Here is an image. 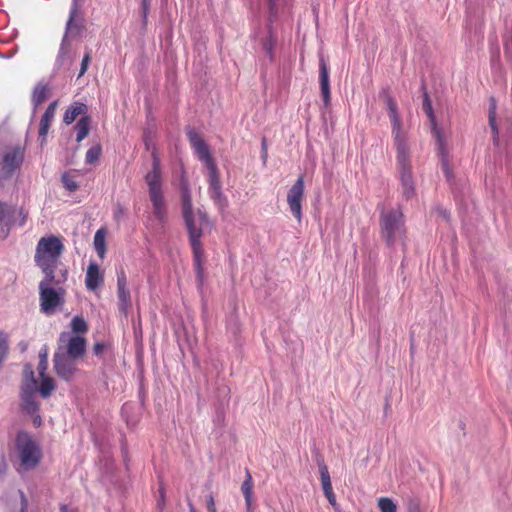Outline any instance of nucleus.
<instances>
[{"label":"nucleus","mask_w":512,"mask_h":512,"mask_svg":"<svg viewBox=\"0 0 512 512\" xmlns=\"http://www.w3.org/2000/svg\"><path fill=\"white\" fill-rule=\"evenodd\" d=\"M87 105L81 102H73L65 111L63 121L67 125L72 124L80 116H87Z\"/></svg>","instance_id":"obj_17"},{"label":"nucleus","mask_w":512,"mask_h":512,"mask_svg":"<svg viewBox=\"0 0 512 512\" xmlns=\"http://www.w3.org/2000/svg\"><path fill=\"white\" fill-rule=\"evenodd\" d=\"M434 135H435V137L437 139V143H438V146H439V152L441 154L442 170H443L446 178L449 179L451 177V175H452V171H451V168H450L447 152L445 150L443 137L441 135L440 130L436 129V128H434Z\"/></svg>","instance_id":"obj_18"},{"label":"nucleus","mask_w":512,"mask_h":512,"mask_svg":"<svg viewBox=\"0 0 512 512\" xmlns=\"http://www.w3.org/2000/svg\"><path fill=\"white\" fill-rule=\"evenodd\" d=\"M63 251L64 244L60 237L49 235L40 238L36 245L34 260L44 275L55 274Z\"/></svg>","instance_id":"obj_5"},{"label":"nucleus","mask_w":512,"mask_h":512,"mask_svg":"<svg viewBox=\"0 0 512 512\" xmlns=\"http://www.w3.org/2000/svg\"><path fill=\"white\" fill-rule=\"evenodd\" d=\"M160 494H161V499L163 501L164 500V491L162 489L160 490Z\"/></svg>","instance_id":"obj_51"},{"label":"nucleus","mask_w":512,"mask_h":512,"mask_svg":"<svg viewBox=\"0 0 512 512\" xmlns=\"http://www.w3.org/2000/svg\"><path fill=\"white\" fill-rule=\"evenodd\" d=\"M48 369V348L43 346L39 351L38 373L43 375Z\"/></svg>","instance_id":"obj_28"},{"label":"nucleus","mask_w":512,"mask_h":512,"mask_svg":"<svg viewBox=\"0 0 512 512\" xmlns=\"http://www.w3.org/2000/svg\"><path fill=\"white\" fill-rule=\"evenodd\" d=\"M320 477L324 495L333 492L330 474L325 464L320 466Z\"/></svg>","instance_id":"obj_26"},{"label":"nucleus","mask_w":512,"mask_h":512,"mask_svg":"<svg viewBox=\"0 0 512 512\" xmlns=\"http://www.w3.org/2000/svg\"><path fill=\"white\" fill-rule=\"evenodd\" d=\"M61 512H78L77 509L70 508L68 505L62 504L60 505Z\"/></svg>","instance_id":"obj_45"},{"label":"nucleus","mask_w":512,"mask_h":512,"mask_svg":"<svg viewBox=\"0 0 512 512\" xmlns=\"http://www.w3.org/2000/svg\"><path fill=\"white\" fill-rule=\"evenodd\" d=\"M13 211L6 204L0 202V222L4 221L7 215L11 214Z\"/></svg>","instance_id":"obj_37"},{"label":"nucleus","mask_w":512,"mask_h":512,"mask_svg":"<svg viewBox=\"0 0 512 512\" xmlns=\"http://www.w3.org/2000/svg\"><path fill=\"white\" fill-rule=\"evenodd\" d=\"M15 449L20 460L18 471L32 470L40 463L41 448L27 432L21 431L17 434Z\"/></svg>","instance_id":"obj_8"},{"label":"nucleus","mask_w":512,"mask_h":512,"mask_svg":"<svg viewBox=\"0 0 512 512\" xmlns=\"http://www.w3.org/2000/svg\"><path fill=\"white\" fill-rule=\"evenodd\" d=\"M144 144H145V148L146 150H151V152L153 151V149L155 147H152V143H151V140L148 138V136H145L144 137Z\"/></svg>","instance_id":"obj_44"},{"label":"nucleus","mask_w":512,"mask_h":512,"mask_svg":"<svg viewBox=\"0 0 512 512\" xmlns=\"http://www.w3.org/2000/svg\"><path fill=\"white\" fill-rule=\"evenodd\" d=\"M102 153V149L100 145H95L89 148L85 155V161L87 164H95Z\"/></svg>","instance_id":"obj_29"},{"label":"nucleus","mask_w":512,"mask_h":512,"mask_svg":"<svg viewBox=\"0 0 512 512\" xmlns=\"http://www.w3.org/2000/svg\"><path fill=\"white\" fill-rule=\"evenodd\" d=\"M181 203L183 217L194 214L192 207V196L187 184L181 187Z\"/></svg>","instance_id":"obj_20"},{"label":"nucleus","mask_w":512,"mask_h":512,"mask_svg":"<svg viewBox=\"0 0 512 512\" xmlns=\"http://www.w3.org/2000/svg\"><path fill=\"white\" fill-rule=\"evenodd\" d=\"M388 115L391 122V134L396 150V166L402 186V194L409 200L415 195V185L412 172L411 152L408 132L404 129L398 112L397 103L387 92H384Z\"/></svg>","instance_id":"obj_1"},{"label":"nucleus","mask_w":512,"mask_h":512,"mask_svg":"<svg viewBox=\"0 0 512 512\" xmlns=\"http://www.w3.org/2000/svg\"><path fill=\"white\" fill-rule=\"evenodd\" d=\"M94 247L101 259H104L106 254V231L104 228H100L94 235Z\"/></svg>","instance_id":"obj_22"},{"label":"nucleus","mask_w":512,"mask_h":512,"mask_svg":"<svg viewBox=\"0 0 512 512\" xmlns=\"http://www.w3.org/2000/svg\"><path fill=\"white\" fill-rule=\"evenodd\" d=\"M142 4H143L144 14H146L147 9H148V0H142Z\"/></svg>","instance_id":"obj_46"},{"label":"nucleus","mask_w":512,"mask_h":512,"mask_svg":"<svg viewBox=\"0 0 512 512\" xmlns=\"http://www.w3.org/2000/svg\"><path fill=\"white\" fill-rule=\"evenodd\" d=\"M209 512H217V509L216 508L211 509V510H209Z\"/></svg>","instance_id":"obj_52"},{"label":"nucleus","mask_w":512,"mask_h":512,"mask_svg":"<svg viewBox=\"0 0 512 512\" xmlns=\"http://www.w3.org/2000/svg\"><path fill=\"white\" fill-rule=\"evenodd\" d=\"M278 1L279 0H269L271 9H274L276 7Z\"/></svg>","instance_id":"obj_47"},{"label":"nucleus","mask_w":512,"mask_h":512,"mask_svg":"<svg viewBox=\"0 0 512 512\" xmlns=\"http://www.w3.org/2000/svg\"><path fill=\"white\" fill-rule=\"evenodd\" d=\"M304 197V176L300 175L287 194L290 211L299 222L302 219V201Z\"/></svg>","instance_id":"obj_12"},{"label":"nucleus","mask_w":512,"mask_h":512,"mask_svg":"<svg viewBox=\"0 0 512 512\" xmlns=\"http://www.w3.org/2000/svg\"><path fill=\"white\" fill-rule=\"evenodd\" d=\"M145 182L148 186L154 215L158 220L164 221L166 218V206L162 191L161 162L156 148L152 151V167L145 175Z\"/></svg>","instance_id":"obj_6"},{"label":"nucleus","mask_w":512,"mask_h":512,"mask_svg":"<svg viewBox=\"0 0 512 512\" xmlns=\"http://www.w3.org/2000/svg\"><path fill=\"white\" fill-rule=\"evenodd\" d=\"M87 340L82 335L63 332L59 336L58 350L72 358L80 359L86 353Z\"/></svg>","instance_id":"obj_11"},{"label":"nucleus","mask_w":512,"mask_h":512,"mask_svg":"<svg viewBox=\"0 0 512 512\" xmlns=\"http://www.w3.org/2000/svg\"><path fill=\"white\" fill-rule=\"evenodd\" d=\"M74 14H75V11H73L70 15V18H69V21H68V25L73 21L74 19Z\"/></svg>","instance_id":"obj_49"},{"label":"nucleus","mask_w":512,"mask_h":512,"mask_svg":"<svg viewBox=\"0 0 512 512\" xmlns=\"http://www.w3.org/2000/svg\"><path fill=\"white\" fill-rule=\"evenodd\" d=\"M20 497H21V504H22L21 512H25V510L27 509V505H28L27 498L22 491H20Z\"/></svg>","instance_id":"obj_43"},{"label":"nucleus","mask_w":512,"mask_h":512,"mask_svg":"<svg viewBox=\"0 0 512 512\" xmlns=\"http://www.w3.org/2000/svg\"><path fill=\"white\" fill-rule=\"evenodd\" d=\"M24 382L21 387V401L23 410L35 415L39 411V403L35 400L36 379L31 364H25L23 368Z\"/></svg>","instance_id":"obj_10"},{"label":"nucleus","mask_w":512,"mask_h":512,"mask_svg":"<svg viewBox=\"0 0 512 512\" xmlns=\"http://www.w3.org/2000/svg\"><path fill=\"white\" fill-rule=\"evenodd\" d=\"M325 497L327 498L328 502H329L333 507H336V506H337L336 496H335L334 492H331V493L326 494V495H325Z\"/></svg>","instance_id":"obj_42"},{"label":"nucleus","mask_w":512,"mask_h":512,"mask_svg":"<svg viewBox=\"0 0 512 512\" xmlns=\"http://www.w3.org/2000/svg\"><path fill=\"white\" fill-rule=\"evenodd\" d=\"M67 279V270L61 271V275H44L39 283L40 309L46 315L53 314L64 302L65 290L61 287Z\"/></svg>","instance_id":"obj_4"},{"label":"nucleus","mask_w":512,"mask_h":512,"mask_svg":"<svg viewBox=\"0 0 512 512\" xmlns=\"http://www.w3.org/2000/svg\"><path fill=\"white\" fill-rule=\"evenodd\" d=\"M188 231L189 242L192 249L194 267L199 285H203L204 281V248L201 238L204 229L210 225L208 216L205 213L197 212L192 215L183 217Z\"/></svg>","instance_id":"obj_3"},{"label":"nucleus","mask_w":512,"mask_h":512,"mask_svg":"<svg viewBox=\"0 0 512 512\" xmlns=\"http://www.w3.org/2000/svg\"><path fill=\"white\" fill-rule=\"evenodd\" d=\"M76 360V358L56 351L53 357V366L57 376L65 381L72 380L77 372Z\"/></svg>","instance_id":"obj_13"},{"label":"nucleus","mask_w":512,"mask_h":512,"mask_svg":"<svg viewBox=\"0 0 512 512\" xmlns=\"http://www.w3.org/2000/svg\"><path fill=\"white\" fill-rule=\"evenodd\" d=\"M90 60H91V52L87 51L82 59L81 68H80L78 77H81L86 73L89 63H90Z\"/></svg>","instance_id":"obj_36"},{"label":"nucleus","mask_w":512,"mask_h":512,"mask_svg":"<svg viewBox=\"0 0 512 512\" xmlns=\"http://www.w3.org/2000/svg\"><path fill=\"white\" fill-rule=\"evenodd\" d=\"M61 180H62L64 187L68 191L74 192L78 189L77 182L70 176V174H68V173L63 174Z\"/></svg>","instance_id":"obj_33"},{"label":"nucleus","mask_w":512,"mask_h":512,"mask_svg":"<svg viewBox=\"0 0 512 512\" xmlns=\"http://www.w3.org/2000/svg\"><path fill=\"white\" fill-rule=\"evenodd\" d=\"M91 119L89 116L81 117L77 124L75 125V130L77 131L76 141L81 142L84 140L90 131Z\"/></svg>","instance_id":"obj_23"},{"label":"nucleus","mask_w":512,"mask_h":512,"mask_svg":"<svg viewBox=\"0 0 512 512\" xmlns=\"http://www.w3.org/2000/svg\"><path fill=\"white\" fill-rule=\"evenodd\" d=\"M319 83L324 106L330 105L331 94L329 84V67L323 57L319 60Z\"/></svg>","instance_id":"obj_15"},{"label":"nucleus","mask_w":512,"mask_h":512,"mask_svg":"<svg viewBox=\"0 0 512 512\" xmlns=\"http://www.w3.org/2000/svg\"><path fill=\"white\" fill-rule=\"evenodd\" d=\"M126 214V209L120 203H117L114 207L113 217L116 222H120Z\"/></svg>","instance_id":"obj_34"},{"label":"nucleus","mask_w":512,"mask_h":512,"mask_svg":"<svg viewBox=\"0 0 512 512\" xmlns=\"http://www.w3.org/2000/svg\"><path fill=\"white\" fill-rule=\"evenodd\" d=\"M189 512H196V509L191 503H189Z\"/></svg>","instance_id":"obj_50"},{"label":"nucleus","mask_w":512,"mask_h":512,"mask_svg":"<svg viewBox=\"0 0 512 512\" xmlns=\"http://www.w3.org/2000/svg\"><path fill=\"white\" fill-rule=\"evenodd\" d=\"M3 364V362L0 361V366Z\"/></svg>","instance_id":"obj_54"},{"label":"nucleus","mask_w":512,"mask_h":512,"mask_svg":"<svg viewBox=\"0 0 512 512\" xmlns=\"http://www.w3.org/2000/svg\"><path fill=\"white\" fill-rule=\"evenodd\" d=\"M77 1H78V0H74L75 5L77 4Z\"/></svg>","instance_id":"obj_53"},{"label":"nucleus","mask_w":512,"mask_h":512,"mask_svg":"<svg viewBox=\"0 0 512 512\" xmlns=\"http://www.w3.org/2000/svg\"><path fill=\"white\" fill-rule=\"evenodd\" d=\"M57 105H58L57 101H53L49 104V106L47 107V109L45 110L44 114L41 117V120H40L41 123L47 124L49 126L51 125V123L54 119V116H55Z\"/></svg>","instance_id":"obj_30"},{"label":"nucleus","mask_w":512,"mask_h":512,"mask_svg":"<svg viewBox=\"0 0 512 512\" xmlns=\"http://www.w3.org/2000/svg\"><path fill=\"white\" fill-rule=\"evenodd\" d=\"M71 328L74 335L85 334L88 331V325L84 318L75 316L71 320Z\"/></svg>","instance_id":"obj_27"},{"label":"nucleus","mask_w":512,"mask_h":512,"mask_svg":"<svg viewBox=\"0 0 512 512\" xmlns=\"http://www.w3.org/2000/svg\"><path fill=\"white\" fill-rule=\"evenodd\" d=\"M187 137L198 159L208 170L210 197L222 207L226 206L227 200L222 193L219 170L208 144L195 129H189Z\"/></svg>","instance_id":"obj_2"},{"label":"nucleus","mask_w":512,"mask_h":512,"mask_svg":"<svg viewBox=\"0 0 512 512\" xmlns=\"http://www.w3.org/2000/svg\"><path fill=\"white\" fill-rule=\"evenodd\" d=\"M380 235L389 247L406 238L404 214L400 208L383 211L379 218Z\"/></svg>","instance_id":"obj_7"},{"label":"nucleus","mask_w":512,"mask_h":512,"mask_svg":"<svg viewBox=\"0 0 512 512\" xmlns=\"http://www.w3.org/2000/svg\"><path fill=\"white\" fill-rule=\"evenodd\" d=\"M206 502H207V509H208V511L211 510V509L216 508L214 497H213L212 494L207 496Z\"/></svg>","instance_id":"obj_41"},{"label":"nucleus","mask_w":512,"mask_h":512,"mask_svg":"<svg viewBox=\"0 0 512 512\" xmlns=\"http://www.w3.org/2000/svg\"><path fill=\"white\" fill-rule=\"evenodd\" d=\"M378 507L381 512H396V505L387 497H382L378 500Z\"/></svg>","instance_id":"obj_32"},{"label":"nucleus","mask_w":512,"mask_h":512,"mask_svg":"<svg viewBox=\"0 0 512 512\" xmlns=\"http://www.w3.org/2000/svg\"><path fill=\"white\" fill-rule=\"evenodd\" d=\"M117 296L119 299V311L126 316L131 307V295L124 269H120L117 272Z\"/></svg>","instance_id":"obj_14"},{"label":"nucleus","mask_w":512,"mask_h":512,"mask_svg":"<svg viewBox=\"0 0 512 512\" xmlns=\"http://www.w3.org/2000/svg\"><path fill=\"white\" fill-rule=\"evenodd\" d=\"M489 126L492 130V140L495 146H499V130L496 124V104L492 99V103L489 108Z\"/></svg>","instance_id":"obj_24"},{"label":"nucleus","mask_w":512,"mask_h":512,"mask_svg":"<svg viewBox=\"0 0 512 512\" xmlns=\"http://www.w3.org/2000/svg\"><path fill=\"white\" fill-rule=\"evenodd\" d=\"M34 423L38 425L41 423V418L39 415H36V417L34 418Z\"/></svg>","instance_id":"obj_48"},{"label":"nucleus","mask_w":512,"mask_h":512,"mask_svg":"<svg viewBox=\"0 0 512 512\" xmlns=\"http://www.w3.org/2000/svg\"><path fill=\"white\" fill-rule=\"evenodd\" d=\"M24 157L25 148L20 145L7 146L0 150V186L20 169Z\"/></svg>","instance_id":"obj_9"},{"label":"nucleus","mask_w":512,"mask_h":512,"mask_svg":"<svg viewBox=\"0 0 512 512\" xmlns=\"http://www.w3.org/2000/svg\"><path fill=\"white\" fill-rule=\"evenodd\" d=\"M39 385L36 384V391L40 393L43 398H48L56 388L55 381L52 377L43 373L39 375Z\"/></svg>","instance_id":"obj_19"},{"label":"nucleus","mask_w":512,"mask_h":512,"mask_svg":"<svg viewBox=\"0 0 512 512\" xmlns=\"http://www.w3.org/2000/svg\"><path fill=\"white\" fill-rule=\"evenodd\" d=\"M49 128H50L49 125L40 122L39 137L42 138V142L45 141V138H46V136L48 134Z\"/></svg>","instance_id":"obj_40"},{"label":"nucleus","mask_w":512,"mask_h":512,"mask_svg":"<svg viewBox=\"0 0 512 512\" xmlns=\"http://www.w3.org/2000/svg\"><path fill=\"white\" fill-rule=\"evenodd\" d=\"M423 108L425 110V112L427 113V115L429 116V118L431 119L432 122H435V118H434V113H433V110H432V106H431V102L429 100V97L427 95H425V98H424V103H423ZM435 124V123H433ZM436 128V125H434L433 129Z\"/></svg>","instance_id":"obj_35"},{"label":"nucleus","mask_w":512,"mask_h":512,"mask_svg":"<svg viewBox=\"0 0 512 512\" xmlns=\"http://www.w3.org/2000/svg\"><path fill=\"white\" fill-rule=\"evenodd\" d=\"M241 491L245 498L247 510L250 511L253 500V479L249 470H246V479L242 483Z\"/></svg>","instance_id":"obj_21"},{"label":"nucleus","mask_w":512,"mask_h":512,"mask_svg":"<svg viewBox=\"0 0 512 512\" xmlns=\"http://www.w3.org/2000/svg\"><path fill=\"white\" fill-rule=\"evenodd\" d=\"M9 352L8 336L0 330V361L4 362Z\"/></svg>","instance_id":"obj_31"},{"label":"nucleus","mask_w":512,"mask_h":512,"mask_svg":"<svg viewBox=\"0 0 512 512\" xmlns=\"http://www.w3.org/2000/svg\"><path fill=\"white\" fill-rule=\"evenodd\" d=\"M92 350L96 356H101L105 350V344L103 342H97L93 345Z\"/></svg>","instance_id":"obj_38"},{"label":"nucleus","mask_w":512,"mask_h":512,"mask_svg":"<svg viewBox=\"0 0 512 512\" xmlns=\"http://www.w3.org/2000/svg\"><path fill=\"white\" fill-rule=\"evenodd\" d=\"M49 95V87L47 85L39 84L35 87L32 95V101L35 106L43 103Z\"/></svg>","instance_id":"obj_25"},{"label":"nucleus","mask_w":512,"mask_h":512,"mask_svg":"<svg viewBox=\"0 0 512 512\" xmlns=\"http://www.w3.org/2000/svg\"><path fill=\"white\" fill-rule=\"evenodd\" d=\"M261 152H262L261 158H262L263 162L266 163L267 158H268V146H267V141L265 138L262 139Z\"/></svg>","instance_id":"obj_39"},{"label":"nucleus","mask_w":512,"mask_h":512,"mask_svg":"<svg viewBox=\"0 0 512 512\" xmlns=\"http://www.w3.org/2000/svg\"><path fill=\"white\" fill-rule=\"evenodd\" d=\"M103 283V274L98 264L91 262L86 271L85 284L88 290H96Z\"/></svg>","instance_id":"obj_16"}]
</instances>
